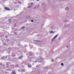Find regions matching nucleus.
Here are the masks:
<instances>
[{
  "mask_svg": "<svg viewBox=\"0 0 74 74\" xmlns=\"http://www.w3.org/2000/svg\"><path fill=\"white\" fill-rule=\"evenodd\" d=\"M24 28H25V27H22V29H24Z\"/></svg>",
  "mask_w": 74,
  "mask_h": 74,
  "instance_id": "11",
  "label": "nucleus"
},
{
  "mask_svg": "<svg viewBox=\"0 0 74 74\" xmlns=\"http://www.w3.org/2000/svg\"><path fill=\"white\" fill-rule=\"evenodd\" d=\"M31 56H32V55H31Z\"/></svg>",
  "mask_w": 74,
  "mask_h": 74,
  "instance_id": "29",
  "label": "nucleus"
},
{
  "mask_svg": "<svg viewBox=\"0 0 74 74\" xmlns=\"http://www.w3.org/2000/svg\"><path fill=\"white\" fill-rule=\"evenodd\" d=\"M36 67H38L37 66H36Z\"/></svg>",
  "mask_w": 74,
  "mask_h": 74,
  "instance_id": "26",
  "label": "nucleus"
},
{
  "mask_svg": "<svg viewBox=\"0 0 74 74\" xmlns=\"http://www.w3.org/2000/svg\"><path fill=\"white\" fill-rule=\"evenodd\" d=\"M1 59H2V60H3L4 59V57H2L1 58Z\"/></svg>",
  "mask_w": 74,
  "mask_h": 74,
  "instance_id": "10",
  "label": "nucleus"
},
{
  "mask_svg": "<svg viewBox=\"0 0 74 74\" xmlns=\"http://www.w3.org/2000/svg\"><path fill=\"white\" fill-rule=\"evenodd\" d=\"M32 54V53H31Z\"/></svg>",
  "mask_w": 74,
  "mask_h": 74,
  "instance_id": "28",
  "label": "nucleus"
},
{
  "mask_svg": "<svg viewBox=\"0 0 74 74\" xmlns=\"http://www.w3.org/2000/svg\"><path fill=\"white\" fill-rule=\"evenodd\" d=\"M5 37H6V38H8V37L7 36H6Z\"/></svg>",
  "mask_w": 74,
  "mask_h": 74,
  "instance_id": "22",
  "label": "nucleus"
},
{
  "mask_svg": "<svg viewBox=\"0 0 74 74\" xmlns=\"http://www.w3.org/2000/svg\"><path fill=\"white\" fill-rule=\"evenodd\" d=\"M64 26L65 27H67V25H65Z\"/></svg>",
  "mask_w": 74,
  "mask_h": 74,
  "instance_id": "20",
  "label": "nucleus"
},
{
  "mask_svg": "<svg viewBox=\"0 0 74 74\" xmlns=\"http://www.w3.org/2000/svg\"><path fill=\"white\" fill-rule=\"evenodd\" d=\"M68 47H69L67 46V48H68Z\"/></svg>",
  "mask_w": 74,
  "mask_h": 74,
  "instance_id": "25",
  "label": "nucleus"
},
{
  "mask_svg": "<svg viewBox=\"0 0 74 74\" xmlns=\"http://www.w3.org/2000/svg\"><path fill=\"white\" fill-rule=\"evenodd\" d=\"M32 5H31V6H30L28 8V9L30 8V7H32Z\"/></svg>",
  "mask_w": 74,
  "mask_h": 74,
  "instance_id": "15",
  "label": "nucleus"
},
{
  "mask_svg": "<svg viewBox=\"0 0 74 74\" xmlns=\"http://www.w3.org/2000/svg\"><path fill=\"white\" fill-rule=\"evenodd\" d=\"M5 10H8V11H9V10H10V8H8L5 7Z\"/></svg>",
  "mask_w": 74,
  "mask_h": 74,
  "instance_id": "3",
  "label": "nucleus"
},
{
  "mask_svg": "<svg viewBox=\"0 0 74 74\" xmlns=\"http://www.w3.org/2000/svg\"><path fill=\"white\" fill-rule=\"evenodd\" d=\"M65 10H69V8L68 7H67L66 8Z\"/></svg>",
  "mask_w": 74,
  "mask_h": 74,
  "instance_id": "6",
  "label": "nucleus"
},
{
  "mask_svg": "<svg viewBox=\"0 0 74 74\" xmlns=\"http://www.w3.org/2000/svg\"><path fill=\"white\" fill-rule=\"evenodd\" d=\"M8 21L9 22H11V19H9L8 20Z\"/></svg>",
  "mask_w": 74,
  "mask_h": 74,
  "instance_id": "9",
  "label": "nucleus"
},
{
  "mask_svg": "<svg viewBox=\"0 0 74 74\" xmlns=\"http://www.w3.org/2000/svg\"><path fill=\"white\" fill-rule=\"evenodd\" d=\"M0 44H1V43H0Z\"/></svg>",
  "mask_w": 74,
  "mask_h": 74,
  "instance_id": "30",
  "label": "nucleus"
},
{
  "mask_svg": "<svg viewBox=\"0 0 74 74\" xmlns=\"http://www.w3.org/2000/svg\"><path fill=\"white\" fill-rule=\"evenodd\" d=\"M31 22H34V21H33V20H32Z\"/></svg>",
  "mask_w": 74,
  "mask_h": 74,
  "instance_id": "18",
  "label": "nucleus"
},
{
  "mask_svg": "<svg viewBox=\"0 0 74 74\" xmlns=\"http://www.w3.org/2000/svg\"><path fill=\"white\" fill-rule=\"evenodd\" d=\"M28 66L29 68H32V65L31 64L28 65Z\"/></svg>",
  "mask_w": 74,
  "mask_h": 74,
  "instance_id": "8",
  "label": "nucleus"
},
{
  "mask_svg": "<svg viewBox=\"0 0 74 74\" xmlns=\"http://www.w3.org/2000/svg\"><path fill=\"white\" fill-rule=\"evenodd\" d=\"M51 61H52V62H53V60H52Z\"/></svg>",
  "mask_w": 74,
  "mask_h": 74,
  "instance_id": "21",
  "label": "nucleus"
},
{
  "mask_svg": "<svg viewBox=\"0 0 74 74\" xmlns=\"http://www.w3.org/2000/svg\"><path fill=\"white\" fill-rule=\"evenodd\" d=\"M16 32H15L14 33V34H16Z\"/></svg>",
  "mask_w": 74,
  "mask_h": 74,
  "instance_id": "23",
  "label": "nucleus"
},
{
  "mask_svg": "<svg viewBox=\"0 0 74 74\" xmlns=\"http://www.w3.org/2000/svg\"><path fill=\"white\" fill-rule=\"evenodd\" d=\"M37 0V1H39L40 0Z\"/></svg>",
  "mask_w": 74,
  "mask_h": 74,
  "instance_id": "24",
  "label": "nucleus"
},
{
  "mask_svg": "<svg viewBox=\"0 0 74 74\" xmlns=\"http://www.w3.org/2000/svg\"><path fill=\"white\" fill-rule=\"evenodd\" d=\"M34 41L35 42H36V40H34Z\"/></svg>",
  "mask_w": 74,
  "mask_h": 74,
  "instance_id": "17",
  "label": "nucleus"
},
{
  "mask_svg": "<svg viewBox=\"0 0 74 74\" xmlns=\"http://www.w3.org/2000/svg\"><path fill=\"white\" fill-rule=\"evenodd\" d=\"M38 60H44V58H42L41 57H39L38 58Z\"/></svg>",
  "mask_w": 74,
  "mask_h": 74,
  "instance_id": "1",
  "label": "nucleus"
},
{
  "mask_svg": "<svg viewBox=\"0 0 74 74\" xmlns=\"http://www.w3.org/2000/svg\"><path fill=\"white\" fill-rule=\"evenodd\" d=\"M31 5H33V3L32 2V3H31Z\"/></svg>",
  "mask_w": 74,
  "mask_h": 74,
  "instance_id": "19",
  "label": "nucleus"
},
{
  "mask_svg": "<svg viewBox=\"0 0 74 74\" xmlns=\"http://www.w3.org/2000/svg\"><path fill=\"white\" fill-rule=\"evenodd\" d=\"M36 42H40V41H39L38 40H36Z\"/></svg>",
  "mask_w": 74,
  "mask_h": 74,
  "instance_id": "16",
  "label": "nucleus"
},
{
  "mask_svg": "<svg viewBox=\"0 0 74 74\" xmlns=\"http://www.w3.org/2000/svg\"><path fill=\"white\" fill-rule=\"evenodd\" d=\"M53 28H54L53 27H51V30H52V29H53Z\"/></svg>",
  "mask_w": 74,
  "mask_h": 74,
  "instance_id": "13",
  "label": "nucleus"
},
{
  "mask_svg": "<svg viewBox=\"0 0 74 74\" xmlns=\"http://www.w3.org/2000/svg\"><path fill=\"white\" fill-rule=\"evenodd\" d=\"M30 16H29V18H30Z\"/></svg>",
  "mask_w": 74,
  "mask_h": 74,
  "instance_id": "27",
  "label": "nucleus"
},
{
  "mask_svg": "<svg viewBox=\"0 0 74 74\" xmlns=\"http://www.w3.org/2000/svg\"><path fill=\"white\" fill-rule=\"evenodd\" d=\"M58 35H56L53 38V39H52V40H51V41H53V40H54V39H55V38H56L57 37H58Z\"/></svg>",
  "mask_w": 74,
  "mask_h": 74,
  "instance_id": "2",
  "label": "nucleus"
},
{
  "mask_svg": "<svg viewBox=\"0 0 74 74\" xmlns=\"http://www.w3.org/2000/svg\"><path fill=\"white\" fill-rule=\"evenodd\" d=\"M64 22H68V21L67 20H66L65 21H64Z\"/></svg>",
  "mask_w": 74,
  "mask_h": 74,
  "instance_id": "12",
  "label": "nucleus"
},
{
  "mask_svg": "<svg viewBox=\"0 0 74 74\" xmlns=\"http://www.w3.org/2000/svg\"><path fill=\"white\" fill-rule=\"evenodd\" d=\"M12 74H16V72L15 71H13L12 73Z\"/></svg>",
  "mask_w": 74,
  "mask_h": 74,
  "instance_id": "7",
  "label": "nucleus"
},
{
  "mask_svg": "<svg viewBox=\"0 0 74 74\" xmlns=\"http://www.w3.org/2000/svg\"><path fill=\"white\" fill-rule=\"evenodd\" d=\"M22 58H23V57H22V56H20L19 57H18V59H22Z\"/></svg>",
  "mask_w": 74,
  "mask_h": 74,
  "instance_id": "5",
  "label": "nucleus"
},
{
  "mask_svg": "<svg viewBox=\"0 0 74 74\" xmlns=\"http://www.w3.org/2000/svg\"><path fill=\"white\" fill-rule=\"evenodd\" d=\"M49 34H53V31H50L49 32Z\"/></svg>",
  "mask_w": 74,
  "mask_h": 74,
  "instance_id": "4",
  "label": "nucleus"
},
{
  "mask_svg": "<svg viewBox=\"0 0 74 74\" xmlns=\"http://www.w3.org/2000/svg\"><path fill=\"white\" fill-rule=\"evenodd\" d=\"M61 66H63L64 65V64H63V63H62L61 64Z\"/></svg>",
  "mask_w": 74,
  "mask_h": 74,
  "instance_id": "14",
  "label": "nucleus"
}]
</instances>
